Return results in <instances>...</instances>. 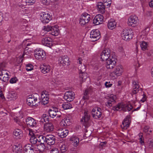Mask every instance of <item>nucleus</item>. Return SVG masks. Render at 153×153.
Returning a JSON list of instances; mask_svg holds the SVG:
<instances>
[{
  "mask_svg": "<svg viewBox=\"0 0 153 153\" xmlns=\"http://www.w3.org/2000/svg\"><path fill=\"white\" fill-rule=\"evenodd\" d=\"M113 104L111 102V101L109 100L105 103V105L108 107H110L112 106Z\"/></svg>",
  "mask_w": 153,
  "mask_h": 153,
  "instance_id": "8fccbe9b",
  "label": "nucleus"
},
{
  "mask_svg": "<svg viewBox=\"0 0 153 153\" xmlns=\"http://www.w3.org/2000/svg\"><path fill=\"white\" fill-rule=\"evenodd\" d=\"M13 134L17 138H20L22 136V131L18 129L15 130L13 131Z\"/></svg>",
  "mask_w": 153,
  "mask_h": 153,
  "instance_id": "c85d7f7f",
  "label": "nucleus"
},
{
  "mask_svg": "<svg viewBox=\"0 0 153 153\" xmlns=\"http://www.w3.org/2000/svg\"><path fill=\"white\" fill-rule=\"evenodd\" d=\"M27 125L31 128L36 127L37 123L36 120L31 117H28L26 120Z\"/></svg>",
  "mask_w": 153,
  "mask_h": 153,
  "instance_id": "f3484780",
  "label": "nucleus"
},
{
  "mask_svg": "<svg viewBox=\"0 0 153 153\" xmlns=\"http://www.w3.org/2000/svg\"><path fill=\"white\" fill-rule=\"evenodd\" d=\"M30 54L28 52H26L25 51L24 52L23 55L21 56H19L16 59V62L18 64L17 65L16 64H15L16 66H20L21 67V62L23 60L22 58H28L30 56V55H28Z\"/></svg>",
  "mask_w": 153,
  "mask_h": 153,
  "instance_id": "4468645a",
  "label": "nucleus"
},
{
  "mask_svg": "<svg viewBox=\"0 0 153 153\" xmlns=\"http://www.w3.org/2000/svg\"><path fill=\"white\" fill-rule=\"evenodd\" d=\"M97 10L100 11L101 13H103L105 12V8L106 7V6L104 5V4L102 2H99L97 4Z\"/></svg>",
  "mask_w": 153,
  "mask_h": 153,
  "instance_id": "393cba45",
  "label": "nucleus"
},
{
  "mask_svg": "<svg viewBox=\"0 0 153 153\" xmlns=\"http://www.w3.org/2000/svg\"><path fill=\"white\" fill-rule=\"evenodd\" d=\"M104 5L106 6V8L109 7L111 3V0H103V3Z\"/></svg>",
  "mask_w": 153,
  "mask_h": 153,
  "instance_id": "a19ab883",
  "label": "nucleus"
},
{
  "mask_svg": "<svg viewBox=\"0 0 153 153\" xmlns=\"http://www.w3.org/2000/svg\"><path fill=\"white\" fill-rule=\"evenodd\" d=\"M108 28L111 30H113L116 27V23L113 19H110L108 22Z\"/></svg>",
  "mask_w": 153,
  "mask_h": 153,
  "instance_id": "cd10ccee",
  "label": "nucleus"
},
{
  "mask_svg": "<svg viewBox=\"0 0 153 153\" xmlns=\"http://www.w3.org/2000/svg\"><path fill=\"white\" fill-rule=\"evenodd\" d=\"M9 76V75L8 74L4 75L2 77L3 79H2V80L4 82H7L9 80L10 78Z\"/></svg>",
  "mask_w": 153,
  "mask_h": 153,
  "instance_id": "c03bdc74",
  "label": "nucleus"
},
{
  "mask_svg": "<svg viewBox=\"0 0 153 153\" xmlns=\"http://www.w3.org/2000/svg\"><path fill=\"white\" fill-rule=\"evenodd\" d=\"M90 37L93 42L96 41L99 39L100 37V33L99 30L97 29L93 30L90 33Z\"/></svg>",
  "mask_w": 153,
  "mask_h": 153,
  "instance_id": "9d476101",
  "label": "nucleus"
},
{
  "mask_svg": "<svg viewBox=\"0 0 153 153\" xmlns=\"http://www.w3.org/2000/svg\"><path fill=\"white\" fill-rule=\"evenodd\" d=\"M36 146H38V147L37 148V149H39V150L43 151L45 148V143L40 144L38 143Z\"/></svg>",
  "mask_w": 153,
  "mask_h": 153,
  "instance_id": "ea45409f",
  "label": "nucleus"
},
{
  "mask_svg": "<svg viewBox=\"0 0 153 153\" xmlns=\"http://www.w3.org/2000/svg\"><path fill=\"white\" fill-rule=\"evenodd\" d=\"M100 58L102 61H106L107 65H111V67L115 65L116 62L115 56L111 54L110 50L108 49H105L101 53Z\"/></svg>",
  "mask_w": 153,
  "mask_h": 153,
  "instance_id": "f257e3e1",
  "label": "nucleus"
},
{
  "mask_svg": "<svg viewBox=\"0 0 153 153\" xmlns=\"http://www.w3.org/2000/svg\"><path fill=\"white\" fill-rule=\"evenodd\" d=\"M42 43L45 46L50 47L52 44L51 39L49 37H44L42 39Z\"/></svg>",
  "mask_w": 153,
  "mask_h": 153,
  "instance_id": "6ab92c4d",
  "label": "nucleus"
},
{
  "mask_svg": "<svg viewBox=\"0 0 153 153\" xmlns=\"http://www.w3.org/2000/svg\"><path fill=\"white\" fill-rule=\"evenodd\" d=\"M93 117L95 119H97L100 118L101 117L102 114L100 111H96V113H92Z\"/></svg>",
  "mask_w": 153,
  "mask_h": 153,
  "instance_id": "f704fd0d",
  "label": "nucleus"
},
{
  "mask_svg": "<svg viewBox=\"0 0 153 153\" xmlns=\"http://www.w3.org/2000/svg\"><path fill=\"white\" fill-rule=\"evenodd\" d=\"M34 54L36 58L38 60H43L45 58V52L42 49H36L34 52Z\"/></svg>",
  "mask_w": 153,
  "mask_h": 153,
  "instance_id": "39448f33",
  "label": "nucleus"
},
{
  "mask_svg": "<svg viewBox=\"0 0 153 153\" xmlns=\"http://www.w3.org/2000/svg\"><path fill=\"white\" fill-rule=\"evenodd\" d=\"M62 107L64 109H68L72 108V105L70 103H64L62 105Z\"/></svg>",
  "mask_w": 153,
  "mask_h": 153,
  "instance_id": "72a5a7b5",
  "label": "nucleus"
},
{
  "mask_svg": "<svg viewBox=\"0 0 153 153\" xmlns=\"http://www.w3.org/2000/svg\"><path fill=\"white\" fill-rule=\"evenodd\" d=\"M90 19V15L87 13H84L81 15L79 19V23L81 26L86 25Z\"/></svg>",
  "mask_w": 153,
  "mask_h": 153,
  "instance_id": "20e7f679",
  "label": "nucleus"
},
{
  "mask_svg": "<svg viewBox=\"0 0 153 153\" xmlns=\"http://www.w3.org/2000/svg\"><path fill=\"white\" fill-rule=\"evenodd\" d=\"M36 0H26V2L28 3V5L30 4H33L35 3Z\"/></svg>",
  "mask_w": 153,
  "mask_h": 153,
  "instance_id": "6e6d98bb",
  "label": "nucleus"
},
{
  "mask_svg": "<svg viewBox=\"0 0 153 153\" xmlns=\"http://www.w3.org/2000/svg\"><path fill=\"white\" fill-rule=\"evenodd\" d=\"M18 80V79L16 77H14L11 78L10 79V83L12 84L15 83H16Z\"/></svg>",
  "mask_w": 153,
  "mask_h": 153,
  "instance_id": "a18cd8bd",
  "label": "nucleus"
},
{
  "mask_svg": "<svg viewBox=\"0 0 153 153\" xmlns=\"http://www.w3.org/2000/svg\"><path fill=\"white\" fill-rule=\"evenodd\" d=\"M48 116L46 114H43L42 117L41 118L40 122V123H43L44 122H46L48 121Z\"/></svg>",
  "mask_w": 153,
  "mask_h": 153,
  "instance_id": "e433bc0d",
  "label": "nucleus"
},
{
  "mask_svg": "<svg viewBox=\"0 0 153 153\" xmlns=\"http://www.w3.org/2000/svg\"><path fill=\"white\" fill-rule=\"evenodd\" d=\"M51 0H42V3L44 5H48L50 2Z\"/></svg>",
  "mask_w": 153,
  "mask_h": 153,
  "instance_id": "864d4df0",
  "label": "nucleus"
},
{
  "mask_svg": "<svg viewBox=\"0 0 153 153\" xmlns=\"http://www.w3.org/2000/svg\"><path fill=\"white\" fill-rule=\"evenodd\" d=\"M133 108L132 105L129 104L125 103L123 102L119 103L115 106L113 107L114 111H130Z\"/></svg>",
  "mask_w": 153,
  "mask_h": 153,
  "instance_id": "f03ea898",
  "label": "nucleus"
},
{
  "mask_svg": "<svg viewBox=\"0 0 153 153\" xmlns=\"http://www.w3.org/2000/svg\"><path fill=\"white\" fill-rule=\"evenodd\" d=\"M40 68L42 72L44 74L48 73L51 69L50 68Z\"/></svg>",
  "mask_w": 153,
  "mask_h": 153,
  "instance_id": "79ce46f5",
  "label": "nucleus"
},
{
  "mask_svg": "<svg viewBox=\"0 0 153 153\" xmlns=\"http://www.w3.org/2000/svg\"><path fill=\"white\" fill-rule=\"evenodd\" d=\"M149 127L148 126H146L144 127V131L145 132H147L149 131Z\"/></svg>",
  "mask_w": 153,
  "mask_h": 153,
  "instance_id": "e2e57ef3",
  "label": "nucleus"
},
{
  "mask_svg": "<svg viewBox=\"0 0 153 153\" xmlns=\"http://www.w3.org/2000/svg\"><path fill=\"white\" fill-rule=\"evenodd\" d=\"M90 118V116L88 115L87 113H85V116L82 118L81 121L82 122L84 121L85 122H87L89 120Z\"/></svg>",
  "mask_w": 153,
  "mask_h": 153,
  "instance_id": "58836bf2",
  "label": "nucleus"
},
{
  "mask_svg": "<svg viewBox=\"0 0 153 153\" xmlns=\"http://www.w3.org/2000/svg\"><path fill=\"white\" fill-rule=\"evenodd\" d=\"M31 66H32L33 67L34 66H37L36 65H34V64L33 63L32 64H28L26 65V67H31Z\"/></svg>",
  "mask_w": 153,
  "mask_h": 153,
  "instance_id": "052dcab7",
  "label": "nucleus"
},
{
  "mask_svg": "<svg viewBox=\"0 0 153 153\" xmlns=\"http://www.w3.org/2000/svg\"><path fill=\"white\" fill-rule=\"evenodd\" d=\"M105 86L106 87H110L112 85V84L110 83V82H105Z\"/></svg>",
  "mask_w": 153,
  "mask_h": 153,
  "instance_id": "4d7b16f0",
  "label": "nucleus"
},
{
  "mask_svg": "<svg viewBox=\"0 0 153 153\" xmlns=\"http://www.w3.org/2000/svg\"><path fill=\"white\" fill-rule=\"evenodd\" d=\"M25 153H35L34 152V148L31 144L26 145L24 148Z\"/></svg>",
  "mask_w": 153,
  "mask_h": 153,
  "instance_id": "4be33fe9",
  "label": "nucleus"
},
{
  "mask_svg": "<svg viewBox=\"0 0 153 153\" xmlns=\"http://www.w3.org/2000/svg\"><path fill=\"white\" fill-rule=\"evenodd\" d=\"M132 84L133 87L132 93L134 94H135L137 93L139 90V85L137 82L134 81H133Z\"/></svg>",
  "mask_w": 153,
  "mask_h": 153,
  "instance_id": "a878e982",
  "label": "nucleus"
},
{
  "mask_svg": "<svg viewBox=\"0 0 153 153\" xmlns=\"http://www.w3.org/2000/svg\"><path fill=\"white\" fill-rule=\"evenodd\" d=\"M51 153H59V152L58 149H56L52 150Z\"/></svg>",
  "mask_w": 153,
  "mask_h": 153,
  "instance_id": "0e129e2a",
  "label": "nucleus"
},
{
  "mask_svg": "<svg viewBox=\"0 0 153 153\" xmlns=\"http://www.w3.org/2000/svg\"><path fill=\"white\" fill-rule=\"evenodd\" d=\"M7 63L5 62H3L1 63L0 65V67H5V66H6Z\"/></svg>",
  "mask_w": 153,
  "mask_h": 153,
  "instance_id": "bf43d9fd",
  "label": "nucleus"
},
{
  "mask_svg": "<svg viewBox=\"0 0 153 153\" xmlns=\"http://www.w3.org/2000/svg\"><path fill=\"white\" fill-rule=\"evenodd\" d=\"M3 19V16L1 13L0 12V25H2L1 21Z\"/></svg>",
  "mask_w": 153,
  "mask_h": 153,
  "instance_id": "680f3d73",
  "label": "nucleus"
},
{
  "mask_svg": "<svg viewBox=\"0 0 153 153\" xmlns=\"http://www.w3.org/2000/svg\"><path fill=\"white\" fill-rule=\"evenodd\" d=\"M37 100V97L31 95V97H29L27 99V102L28 105L32 107L36 105V102Z\"/></svg>",
  "mask_w": 153,
  "mask_h": 153,
  "instance_id": "dca6fc26",
  "label": "nucleus"
},
{
  "mask_svg": "<svg viewBox=\"0 0 153 153\" xmlns=\"http://www.w3.org/2000/svg\"><path fill=\"white\" fill-rule=\"evenodd\" d=\"M12 149L13 152L16 153H21L22 152V148L21 145L18 143L13 146Z\"/></svg>",
  "mask_w": 153,
  "mask_h": 153,
  "instance_id": "b1692460",
  "label": "nucleus"
},
{
  "mask_svg": "<svg viewBox=\"0 0 153 153\" xmlns=\"http://www.w3.org/2000/svg\"><path fill=\"white\" fill-rule=\"evenodd\" d=\"M8 96V98L10 100H14L17 98L16 94L13 92H9Z\"/></svg>",
  "mask_w": 153,
  "mask_h": 153,
  "instance_id": "2f4dec72",
  "label": "nucleus"
},
{
  "mask_svg": "<svg viewBox=\"0 0 153 153\" xmlns=\"http://www.w3.org/2000/svg\"><path fill=\"white\" fill-rule=\"evenodd\" d=\"M60 151L62 153L65 152L66 151V148L65 145L62 144L60 147Z\"/></svg>",
  "mask_w": 153,
  "mask_h": 153,
  "instance_id": "de8ad7c7",
  "label": "nucleus"
},
{
  "mask_svg": "<svg viewBox=\"0 0 153 153\" xmlns=\"http://www.w3.org/2000/svg\"><path fill=\"white\" fill-rule=\"evenodd\" d=\"M30 142L32 144H36V145L38 143V137H35L34 136H32L30 140Z\"/></svg>",
  "mask_w": 153,
  "mask_h": 153,
  "instance_id": "c9c22d12",
  "label": "nucleus"
},
{
  "mask_svg": "<svg viewBox=\"0 0 153 153\" xmlns=\"http://www.w3.org/2000/svg\"><path fill=\"white\" fill-rule=\"evenodd\" d=\"M139 136L140 137V138L139 139V142L140 144L141 145H143L144 144V139L143 137V134L142 133H140L139 134Z\"/></svg>",
  "mask_w": 153,
  "mask_h": 153,
  "instance_id": "37998d69",
  "label": "nucleus"
},
{
  "mask_svg": "<svg viewBox=\"0 0 153 153\" xmlns=\"http://www.w3.org/2000/svg\"><path fill=\"white\" fill-rule=\"evenodd\" d=\"M3 73V75H4L6 74H8L7 73L6 71L4 70H2Z\"/></svg>",
  "mask_w": 153,
  "mask_h": 153,
  "instance_id": "338daca9",
  "label": "nucleus"
},
{
  "mask_svg": "<svg viewBox=\"0 0 153 153\" xmlns=\"http://www.w3.org/2000/svg\"><path fill=\"white\" fill-rule=\"evenodd\" d=\"M48 113L49 116L52 118H54L55 117L60 118L61 116V112L59 111L58 108L56 107H52L51 108L49 109L48 111Z\"/></svg>",
  "mask_w": 153,
  "mask_h": 153,
  "instance_id": "423d86ee",
  "label": "nucleus"
},
{
  "mask_svg": "<svg viewBox=\"0 0 153 153\" xmlns=\"http://www.w3.org/2000/svg\"><path fill=\"white\" fill-rule=\"evenodd\" d=\"M123 68H116L114 69V73L117 76H120L122 74L123 71Z\"/></svg>",
  "mask_w": 153,
  "mask_h": 153,
  "instance_id": "473e14b6",
  "label": "nucleus"
},
{
  "mask_svg": "<svg viewBox=\"0 0 153 153\" xmlns=\"http://www.w3.org/2000/svg\"><path fill=\"white\" fill-rule=\"evenodd\" d=\"M70 140L72 142L75 147L78 146L79 142V138L76 136H72Z\"/></svg>",
  "mask_w": 153,
  "mask_h": 153,
  "instance_id": "7c9ffc66",
  "label": "nucleus"
},
{
  "mask_svg": "<svg viewBox=\"0 0 153 153\" xmlns=\"http://www.w3.org/2000/svg\"><path fill=\"white\" fill-rule=\"evenodd\" d=\"M14 120L15 122L18 124L19 125L21 126L22 125V123L20 122V120L18 117H16L14 118Z\"/></svg>",
  "mask_w": 153,
  "mask_h": 153,
  "instance_id": "49530a36",
  "label": "nucleus"
},
{
  "mask_svg": "<svg viewBox=\"0 0 153 153\" xmlns=\"http://www.w3.org/2000/svg\"><path fill=\"white\" fill-rule=\"evenodd\" d=\"M52 18V16L48 13L43 12L40 13V20L43 23H48Z\"/></svg>",
  "mask_w": 153,
  "mask_h": 153,
  "instance_id": "6e6552de",
  "label": "nucleus"
},
{
  "mask_svg": "<svg viewBox=\"0 0 153 153\" xmlns=\"http://www.w3.org/2000/svg\"><path fill=\"white\" fill-rule=\"evenodd\" d=\"M115 100L116 97L114 96L111 97L109 99V100H110V101H111V102L112 103L113 102H115Z\"/></svg>",
  "mask_w": 153,
  "mask_h": 153,
  "instance_id": "5fc2aeb1",
  "label": "nucleus"
},
{
  "mask_svg": "<svg viewBox=\"0 0 153 153\" xmlns=\"http://www.w3.org/2000/svg\"><path fill=\"white\" fill-rule=\"evenodd\" d=\"M129 119L130 116H127L124 119L122 122V125H121L122 128L127 129V128L129 127L130 123Z\"/></svg>",
  "mask_w": 153,
  "mask_h": 153,
  "instance_id": "5701e85b",
  "label": "nucleus"
},
{
  "mask_svg": "<svg viewBox=\"0 0 153 153\" xmlns=\"http://www.w3.org/2000/svg\"><path fill=\"white\" fill-rule=\"evenodd\" d=\"M60 126L63 127V128H65L68 125L64 122V121L62 120L60 123Z\"/></svg>",
  "mask_w": 153,
  "mask_h": 153,
  "instance_id": "3c124183",
  "label": "nucleus"
},
{
  "mask_svg": "<svg viewBox=\"0 0 153 153\" xmlns=\"http://www.w3.org/2000/svg\"><path fill=\"white\" fill-rule=\"evenodd\" d=\"M59 66H68L69 65V59L66 56H62L59 59Z\"/></svg>",
  "mask_w": 153,
  "mask_h": 153,
  "instance_id": "1a4fd4ad",
  "label": "nucleus"
},
{
  "mask_svg": "<svg viewBox=\"0 0 153 153\" xmlns=\"http://www.w3.org/2000/svg\"><path fill=\"white\" fill-rule=\"evenodd\" d=\"M147 42L144 41H143L140 44L141 49L143 51H145L147 49Z\"/></svg>",
  "mask_w": 153,
  "mask_h": 153,
  "instance_id": "4c0bfd02",
  "label": "nucleus"
},
{
  "mask_svg": "<svg viewBox=\"0 0 153 153\" xmlns=\"http://www.w3.org/2000/svg\"><path fill=\"white\" fill-rule=\"evenodd\" d=\"M138 18L135 15L131 16L128 19V24L129 26L135 27L137 25Z\"/></svg>",
  "mask_w": 153,
  "mask_h": 153,
  "instance_id": "f8f14e48",
  "label": "nucleus"
},
{
  "mask_svg": "<svg viewBox=\"0 0 153 153\" xmlns=\"http://www.w3.org/2000/svg\"><path fill=\"white\" fill-rule=\"evenodd\" d=\"M54 127L53 124L51 123H46L44 126V130L47 132H51L53 130Z\"/></svg>",
  "mask_w": 153,
  "mask_h": 153,
  "instance_id": "a211bd4d",
  "label": "nucleus"
},
{
  "mask_svg": "<svg viewBox=\"0 0 153 153\" xmlns=\"http://www.w3.org/2000/svg\"><path fill=\"white\" fill-rule=\"evenodd\" d=\"M68 130L62 129L61 130L59 131L58 135L59 137L62 138L65 137L68 134Z\"/></svg>",
  "mask_w": 153,
  "mask_h": 153,
  "instance_id": "bb28decb",
  "label": "nucleus"
},
{
  "mask_svg": "<svg viewBox=\"0 0 153 153\" xmlns=\"http://www.w3.org/2000/svg\"><path fill=\"white\" fill-rule=\"evenodd\" d=\"M88 89H86L84 94V96L83 97V99L84 100H86L88 98Z\"/></svg>",
  "mask_w": 153,
  "mask_h": 153,
  "instance_id": "09e8293b",
  "label": "nucleus"
},
{
  "mask_svg": "<svg viewBox=\"0 0 153 153\" xmlns=\"http://www.w3.org/2000/svg\"><path fill=\"white\" fill-rule=\"evenodd\" d=\"M0 97L2 99L4 98V94L1 93V92L0 93Z\"/></svg>",
  "mask_w": 153,
  "mask_h": 153,
  "instance_id": "774afa93",
  "label": "nucleus"
},
{
  "mask_svg": "<svg viewBox=\"0 0 153 153\" xmlns=\"http://www.w3.org/2000/svg\"><path fill=\"white\" fill-rule=\"evenodd\" d=\"M49 95L46 91L42 92L41 96V101L39 102L42 105H45L49 102Z\"/></svg>",
  "mask_w": 153,
  "mask_h": 153,
  "instance_id": "9b49d317",
  "label": "nucleus"
},
{
  "mask_svg": "<svg viewBox=\"0 0 153 153\" xmlns=\"http://www.w3.org/2000/svg\"><path fill=\"white\" fill-rule=\"evenodd\" d=\"M149 6L151 7H153V0H152L149 3Z\"/></svg>",
  "mask_w": 153,
  "mask_h": 153,
  "instance_id": "69168bd1",
  "label": "nucleus"
},
{
  "mask_svg": "<svg viewBox=\"0 0 153 153\" xmlns=\"http://www.w3.org/2000/svg\"><path fill=\"white\" fill-rule=\"evenodd\" d=\"M46 143L50 145H53L56 140L55 137L53 135L49 134L46 136Z\"/></svg>",
  "mask_w": 153,
  "mask_h": 153,
  "instance_id": "aec40b11",
  "label": "nucleus"
},
{
  "mask_svg": "<svg viewBox=\"0 0 153 153\" xmlns=\"http://www.w3.org/2000/svg\"><path fill=\"white\" fill-rule=\"evenodd\" d=\"M22 5L25 6L28 5V3L26 2V0H23L22 2Z\"/></svg>",
  "mask_w": 153,
  "mask_h": 153,
  "instance_id": "13d9d810",
  "label": "nucleus"
},
{
  "mask_svg": "<svg viewBox=\"0 0 153 153\" xmlns=\"http://www.w3.org/2000/svg\"><path fill=\"white\" fill-rule=\"evenodd\" d=\"M46 136L45 137L42 135H41L38 137V143L40 144L46 143Z\"/></svg>",
  "mask_w": 153,
  "mask_h": 153,
  "instance_id": "c756f323",
  "label": "nucleus"
},
{
  "mask_svg": "<svg viewBox=\"0 0 153 153\" xmlns=\"http://www.w3.org/2000/svg\"><path fill=\"white\" fill-rule=\"evenodd\" d=\"M75 94L72 91H66L64 94V98L68 102L72 101L75 98Z\"/></svg>",
  "mask_w": 153,
  "mask_h": 153,
  "instance_id": "ddd939ff",
  "label": "nucleus"
},
{
  "mask_svg": "<svg viewBox=\"0 0 153 153\" xmlns=\"http://www.w3.org/2000/svg\"><path fill=\"white\" fill-rule=\"evenodd\" d=\"M103 17L101 14L96 15L94 18L93 23L95 25H97L102 23Z\"/></svg>",
  "mask_w": 153,
  "mask_h": 153,
  "instance_id": "412c9836",
  "label": "nucleus"
},
{
  "mask_svg": "<svg viewBox=\"0 0 153 153\" xmlns=\"http://www.w3.org/2000/svg\"><path fill=\"white\" fill-rule=\"evenodd\" d=\"M62 120L64 121V122L68 126L70 125L71 122L70 119L68 118H65L64 120Z\"/></svg>",
  "mask_w": 153,
  "mask_h": 153,
  "instance_id": "603ef678",
  "label": "nucleus"
},
{
  "mask_svg": "<svg viewBox=\"0 0 153 153\" xmlns=\"http://www.w3.org/2000/svg\"><path fill=\"white\" fill-rule=\"evenodd\" d=\"M132 30L129 28L124 29L121 33V37L123 39L128 41L133 37Z\"/></svg>",
  "mask_w": 153,
  "mask_h": 153,
  "instance_id": "7ed1b4c3",
  "label": "nucleus"
},
{
  "mask_svg": "<svg viewBox=\"0 0 153 153\" xmlns=\"http://www.w3.org/2000/svg\"><path fill=\"white\" fill-rule=\"evenodd\" d=\"M79 69V73L80 80L81 82H83L87 78V74L85 72L86 71V68H80Z\"/></svg>",
  "mask_w": 153,
  "mask_h": 153,
  "instance_id": "2eb2a0df",
  "label": "nucleus"
},
{
  "mask_svg": "<svg viewBox=\"0 0 153 153\" xmlns=\"http://www.w3.org/2000/svg\"><path fill=\"white\" fill-rule=\"evenodd\" d=\"M43 30L47 32L50 31L49 33L54 36H57L59 34V30L56 27L48 25L45 26L43 28Z\"/></svg>",
  "mask_w": 153,
  "mask_h": 153,
  "instance_id": "0eeeda50",
  "label": "nucleus"
}]
</instances>
